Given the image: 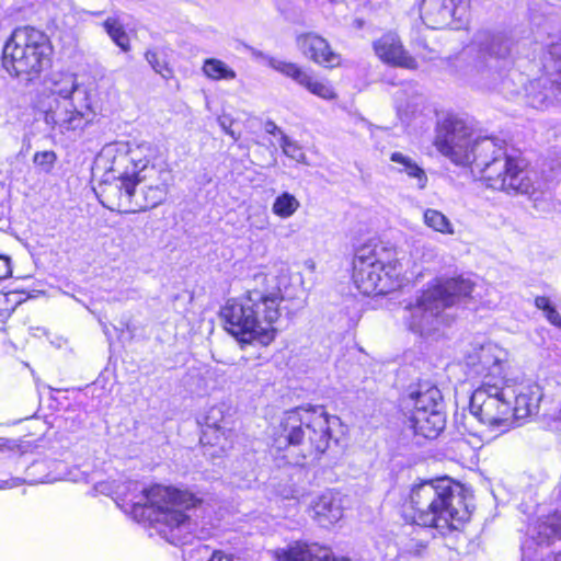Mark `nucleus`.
<instances>
[{
	"instance_id": "f03ea898",
	"label": "nucleus",
	"mask_w": 561,
	"mask_h": 561,
	"mask_svg": "<svg viewBox=\"0 0 561 561\" xmlns=\"http://www.w3.org/2000/svg\"><path fill=\"white\" fill-rule=\"evenodd\" d=\"M472 516L463 485L448 476L414 483L402 504L405 525L442 536L462 531Z\"/></svg>"
},
{
	"instance_id": "f3484780",
	"label": "nucleus",
	"mask_w": 561,
	"mask_h": 561,
	"mask_svg": "<svg viewBox=\"0 0 561 561\" xmlns=\"http://www.w3.org/2000/svg\"><path fill=\"white\" fill-rule=\"evenodd\" d=\"M296 44L309 60L324 69L341 68L345 64L342 55L334 50L330 42L316 32L298 34Z\"/></svg>"
},
{
	"instance_id": "c756f323",
	"label": "nucleus",
	"mask_w": 561,
	"mask_h": 561,
	"mask_svg": "<svg viewBox=\"0 0 561 561\" xmlns=\"http://www.w3.org/2000/svg\"><path fill=\"white\" fill-rule=\"evenodd\" d=\"M299 207V202L294 195L284 192L276 197L273 204V213L280 218L290 217Z\"/></svg>"
},
{
	"instance_id": "473e14b6",
	"label": "nucleus",
	"mask_w": 561,
	"mask_h": 561,
	"mask_svg": "<svg viewBox=\"0 0 561 561\" xmlns=\"http://www.w3.org/2000/svg\"><path fill=\"white\" fill-rule=\"evenodd\" d=\"M33 162L41 171L50 173L57 162V154L54 150L36 151Z\"/></svg>"
},
{
	"instance_id": "b1692460",
	"label": "nucleus",
	"mask_w": 561,
	"mask_h": 561,
	"mask_svg": "<svg viewBox=\"0 0 561 561\" xmlns=\"http://www.w3.org/2000/svg\"><path fill=\"white\" fill-rule=\"evenodd\" d=\"M446 308L447 307L443 306V298L440 297L434 282L422 291L415 304L409 307L413 317H423L427 314L432 318L438 317Z\"/></svg>"
},
{
	"instance_id": "e433bc0d",
	"label": "nucleus",
	"mask_w": 561,
	"mask_h": 561,
	"mask_svg": "<svg viewBox=\"0 0 561 561\" xmlns=\"http://www.w3.org/2000/svg\"><path fill=\"white\" fill-rule=\"evenodd\" d=\"M416 45H417V47H419L422 51H426V53H430V51H431V49H430V47H428V45H427V43H426L425 41H419V42L416 43Z\"/></svg>"
},
{
	"instance_id": "4468645a",
	"label": "nucleus",
	"mask_w": 561,
	"mask_h": 561,
	"mask_svg": "<svg viewBox=\"0 0 561 561\" xmlns=\"http://www.w3.org/2000/svg\"><path fill=\"white\" fill-rule=\"evenodd\" d=\"M371 47L378 60L392 68L415 71L420 61L426 60L423 53H410L396 31L382 33L373 42Z\"/></svg>"
},
{
	"instance_id": "2f4dec72",
	"label": "nucleus",
	"mask_w": 561,
	"mask_h": 561,
	"mask_svg": "<svg viewBox=\"0 0 561 561\" xmlns=\"http://www.w3.org/2000/svg\"><path fill=\"white\" fill-rule=\"evenodd\" d=\"M536 308L542 310L547 320L557 328L561 329V316L551 304L549 297L537 296L534 301Z\"/></svg>"
},
{
	"instance_id": "ea45409f",
	"label": "nucleus",
	"mask_w": 561,
	"mask_h": 561,
	"mask_svg": "<svg viewBox=\"0 0 561 561\" xmlns=\"http://www.w3.org/2000/svg\"><path fill=\"white\" fill-rule=\"evenodd\" d=\"M554 561H561V550L554 554Z\"/></svg>"
},
{
	"instance_id": "412c9836",
	"label": "nucleus",
	"mask_w": 561,
	"mask_h": 561,
	"mask_svg": "<svg viewBox=\"0 0 561 561\" xmlns=\"http://www.w3.org/2000/svg\"><path fill=\"white\" fill-rule=\"evenodd\" d=\"M312 518L321 527H330L343 516L342 497L339 492L327 491L311 504Z\"/></svg>"
},
{
	"instance_id": "cd10ccee",
	"label": "nucleus",
	"mask_w": 561,
	"mask_h": 561,
	"mask_svg": "<svg viewBox=\"0 0 561 561\" xmlns=\"http://www.w3.org/2000/svg\"><path fill=\"white\" fill-rule=\"evenodd\" d=\"M423 220L428 228L442 234H453L455 232L450 220L437 209H426L423 213Z\"/></svg>"
},
{
	"instance_id": "58836bf2",
	"label": "nucleus",
	"mask_w": 561,
	"mask_h": 561,
	"mask_svg": "<svg viewBox=\"0 0 561 561\" xmlns=\"http://www.w3.org/2000/svg\"><path fill=\"white\" fill-rule=\"evenodd\" d=\"M426 546H427V545H426V543H424V542H423V543H419V545H416V549H415V550L419 552L420 550L425 549V548H426Z\"/></svg>"
},
{
	"instance_id": "aec40b11",
	"label": "nucleus",
	"mask_w": 561,
	"mask_h": 561,
	"mask_svg": "<svg viewBox=\"0 0 561 561\" xmlns=\"http://www.w3.org/2000/svg\"><path fill=\"white\" fill-rule=\"evenodd\" d=\"M145 172L138 168L133 167V172H123L117 178V190L118 198L116 203H113L108 207L116 209L121 214H135L136 213V201H133L135 196L136 187L138 184L147 180Z\"/></svg>"
},
{
	"instance_id": "a19ab883",
	"label": "nucleus",
	"mask_w": 561,
	"mask_h": 561,
	"mask_svg": "<svg viewBox=\"0 0 561 561\" xmlns=\"http://www.w3.org/2000/svg\"><path fill=\"white\" fill-rule=\"evenodd\" d=\"M558 72L561 73V58L559 59Z\"/></svg>"
},
{
	"instance_id": "9b49d317",
	"label": "nucleus",
	"mask_w": 561,
	"mask_h": 561,
	"mask_svg": "<svg viewBox=\"0 0 561 561\" xmlns=\"http://www.w3.org/2000/svg\"><path fill=\"white\" fill-rule=\"evenodd\" d=\"M159 150L150 144H139L127 151L128 162L145 172L142 201L136 199V213L146 211L161 205L169 193L170 170L156 163Z\"/></svg>"
},
{
	"instance_id": "4be33fe9",
	"label": "nucleus",
	"mask_w": 561,
	"mask_h": 561,
	"mask_svg": "<svg viewBox=\"0 0 561 561\" xmlns=\"http://www.w3.org/2000/svg\"><path fill=\"white\" fill-rule=\"evenodd\" d=\"M199 444L209 456L219 457L233 447V432L218 424H207L202 430Z\"/></svg>"
},
{
	"instance_id": "c85d7f7f",
	"label": "nucleus",
	"mask_w": 561,
	"mask_h": 561,
	"mask_svg": "<svg viewBox=\"0 0 561 561\" xmlns=\"http://www.w3.org/2000/svg\"><path fill=\"white\" fill-rule=\"evenodd\" d=\"M145 58L151 68L160 75L163 79L169 80L173 78L174 72L169 65L167 58L156 49H149L145 53Z\"/></svg>"
},
{
	"instance_id": "7ed1b4c3",
	"label": "nucleus",
	"mask_w": 561,
	"mask_h": 561,
	"mask_svg": "<svg viewBox=\"0 0 561 561\" xmlns=\"http://www.w3.org/2000/svg\"><path fill=\"white\" fill-rule=\"evenodd\" d=\"M331 417L324 405L304 404L285 411L272 430L266 454L277 466L319 461L332 439Z\"/></svg>"
},
{
	"instance_id": "423d86ee",
	"label": "nucleus",
	"mask_w": 561,
	"mask_h": 561,
	"mask_svg": "<svg viewBox=\"0 0 561 561\" xmlns=\"http://www.w3.org/2000/svg\"><path fill=\"white\" fill-rule=\"evenodd\" d=\"M400 261L397 248L370 239L355 248L351 262V280L363 296H385L399 286Z\"/></svg>"
},
{
	"instance_id": "f8f14e48",
	"label": "nucleus",
	"mask_w": 561,
	"mask_h": 561,
	"mask_svg": "<svg viewBox=\"0 0 561 561\" xmlns=\"http://www.w3.org/2000/svg\"><path fill=\"white\" fill-rule=\"evenodd\" d=\"M468 377L479 382L474 390H484L488 393L511 394L504 364L491 350H480L469 357Z\"/></svg>"
},
{
	"instance_id": "2eb2a0df",
	"label": "nucleus",
	"mask_w": 561,
	"mask_h": 561,
	"mask_svg": "<svg viewBox=\"0 0 561 561\" xmlns=\"http://www.w3.org/2000/svg\"><path fill=\"white\" fill-rule=\"evenodd\" d=\"M271 67L319 99L335 101L339 98L336 89L329 80L317 78L312 70L298 62L272 59Z\"/></svg>"
},
{
	"instance_id": "7c9ffc66",
	"label": "nucleus",
	"mask_w": 561,
	"mask_h": 561,
	"mask_svg": "<svg viewBox=\"0 0 561 561\" xmlns=\"http://www.w3.org/2000/svg\"><path fill=\"white\" fill-rule=\"evenodd\" d=\"M484 56L488 58L504 59L511 55V45L504 37H492L484 47Z\"/></svg>"
},
{
	"instance_id": "393cba45",
	"label": "nucleus",
	"mask_w": 561,
	"mask_h": 561,
	"mask_svg": "<svg viewBox=\"0 0 561 561\" xmlns=\"http://www.w3.org/2000/svg\"><path fill=\"white\" fill-rule=\"evenodd\" d=\"M203 73L210 80H233L237 77L236 71L217 58H207L202 66Z\"/></svg>"
},
{
	"instance_id": "c9c22d12",
	"label": "nucleus",
	"mask_w": 561,
	"mask_h": 561,
	"mask_svg": "<svg viewBox=\"0 0 561 561\" xmlns=\"http://www.w3.org/2000/svg\"><path fill=\"white\" fill-rule=\"evenodd\" d=\"M208 561H241L239 558H236L232 554H227L221 550H215Z\"/></svg>"
},
{
	"instance_id": "ddd939ff",
	"label": "nucleus",
	"mask_w": 561,
	"mask_h": 561,
	"mask_svg": "<svg viewBox=\"0 0 561 561\" xmlns=\"http://www.w3.org/2000/svg\"><path fill=\"white\" fill-rule=\"evenodd\" d=\"M470 410L481 423L491 428H508L512 426L510 394L473 390L470 398Z\"/></svg>"
},
{
	"instance_id": "f257e3e1",
	"label": "nucleus",
	"mask_w": 561,
	"mask_h": 561,
	"mask_svg": "<svg viewBox=\"0 0 561 561\" xmlns=\"http://www.w3.org/2000/svg\"><path fill=\"white\" fill-rule=\"evenodd\" d=\"M255 285L240 296L226 299L219 308L221 327L239 344L270 346L278 330L275 323L282 317V304L286 300L287 277L282 274L259 273Z\"/></svg>"
},
{
	"instance_id": "bb28decb",
	"label": "nucleus",
	"mask_w": 561,
	"mask_h": 561,
	"mask_svg": "<svg viewBox=\"0 0 561 561\" xmlns=\"http://www.w3.org/2000/svg\"><path fill=\"white\" fill-rule=\"evenodd\" d=\"M390 161L401 164L403 167L401 171H404L409 178L416 179L421 188L426 186L427 176L425 171L410 157L396 151L390 154Z\"/></svg>"
},
{
	"instance_id": "4c0bfd02",
	"label": "nucleus",
	"mask_w": 561,
	"mask_h": 561,
	"mask_svg": "<svg viewBox=\"0 0 561 561\" xmlns=\"http://www.w3.org/2000/svg\"><path fill=\"white\" fill-rule=\"evenodd\" d=\"M277 129H278V128H277V126L275 125V123H273V122H268V123H267V129H266V130H267L270 134H275V131H276Z\"/></svg>"
},
{
	"instance_id": "72a5a7b5",
	"label": "nucleus",
	"mask_w": 561,
	"mask_h": 561,
	"mask_svg": "<svg viewBox=\"0 0 561 561\" xmlns=\"http://www.w3.org/2000/svg\"><path fill=\"white\" fill-rule=\"evenodd\" d=\"M12 274L10 257L0 254V280L10 277Z\"/></svg>"
},
{
	"instance_id": "0eeeda50",
	"label": "nucleus",
	"mask_w": 561,
	"mask_h": 561,
	"mask_svg": "<svg viewBox=\"0 0 561 561\" xmlns=\"http://www.w3.org/2000/svg\"><path fill=\"white\" fill-rule=\"evenodd\" d=\"M482 152L485 158L490 154L479 175L486 188L507 195H529L534 192L533 171L522 154L510 152L506 147L493 140L482 146Z\"/></svg>"
},
{
	"instance_id": "dca6fc26",
	"label": "nucleus",
	"mask_w": 561,
	"mask_h": 561,
	"mask_svg": "<svg viewBox=\"0 0 561 561\" xmlns=\"http://www.w3.org/2000/svg\"><path fill=\"white\" fill-rule=\"evenodd\" d=\"M421 15L431 28H444L451 21L463 22L470 15V0H423Z\"/></svg>"
},
{
	"instance_id": "a211bd4d",
	"label": "nucleus",
	"mask_w": 561,
	"mask_h": 561,
	"mask_svg": "<svg viewBox=\"0 0 561 561\" xmlns=\"http://www.w3.org/2000/svg\"><path fill=\"white\" fill-rule=\"evenodd\" d=\"M274 561H352L336 557L332 549L318 542L296 540L272 551Z\"/></svg>"
},
{
	"instance_id": "5701e85b",
	"label": "nucleus",
	"mask_w": 561,
	"mask_h": 561,
	"mask_svg": "<svg viewBox=\"0 0 561 561\" xmlns=\"http://www.w3.org/2000/svg\"><path fill=\"white\" fill-rule=\"evenodd\" d=\"M511 410L512 424L515 421L529 417L538 409V398L534 394L529 387L517 385L511 386Z\"/></svg>"
},
{
	"instance_id": "f704fd0d",
	"label": "nucleus",
	"mask_w": 561,
	"mask_h": 561,
	"mask_svg": "<svg viewBox=\"0 0 561 561\" xmlns=\"http://www.w3.org/2000/svg\"><path fill=\"white\" fill-rule=\"evenodd\" d=\"M546 524L553 530V533H558V528H561V513L558 511L549 513L546 516Z\"/></svg>"
},
{
	"instance_id": "20e7f679",
	"label": "nucleus",
	"mask_w": 561,
	"mask_h": 561,
	"mask_svg": "<svg viewBox=\"0 0 561 561\" xmlns=\"http://www.w3.org/2000/svg\"><path fill=\"white\" fill-rule=\"evenodd\" d=\"M205 503L204 494L188 488H178L162 483L146 485L131 500L129 515L136 522L157 530L171 542L178 538V531L190 528V511L201 508Z\"/></svg>"
},
{
	"instance_id": "39448f33",
	"label": "nucleus",
	"mask_w": 561,
	"mask_h": 561,
	"mask_svg": "<svg viewBox=\"0 0 561 561\" xmlns=\"http://www.w3.org/2000/svg\"><path fill=\"white\" fill-rule=\"evenodd\" d=\"M55 46L42 28L15 26L3 43L1 67L9 77L33 83L54 66Z\"/></svg>"
},
{
	"instance_id": "1a4fd4ad",
	"label": "nucleus",
	"mask_w": 561,
	"mask_h": 561,
	"mask_svg": "<svg viewBox=\"0 0 561 561\" xmlns=\"http://www.w3.org/2000/svg\"><path fill=\"white\" fill-rule=\"evenodd\" d=\"M440 400L439 389L430 382H419L400 400V411L415 436L434 439L442 433L445 416L437 410Z\"/></svg>"
},
{
	"instance_id": "6e6552de",
	"label": "nucleus",
	"mask_w": 561,
	"mask_h": 561,
	"mask_svg": "<svg viewBox=\"0 0 561 561\" xmlns=\"http://www.w3.org/2000/svg\"><path fill=\"white\" fill-rule=\"evenodd\" d=\"M78 89L73 80L66 94H58L43 112V121L54 134L67 137H82L99 122V111L89 92L75 98Z\"/></svg>"
},
{
	"instance_id": "a878e982",
	"label": "nucleus",
	"mask_w": 561,
	"mask_h": 561,
	"mask_svg": "<svg viewBox=\"0 0 561 561\" xmlns=\"http://www.w3.org/2000/svg\"><path fill=\"white\" fill-rule=\"evenodd\" d=\"M102 26L110 38L122 51L128 53L131 49L130 38L124 26L115 18H107L103 21Z\"/></svg>"
},
{
	"instance_id": "6ab92c4d",
	"label": "nucleus",
	"mask_w": 561,
	"mask_h": 561,
	"mask_svg": "<svg viewBox=\"0 0 561 561\" xmlns=\"http://www.w3.org/2000/svg\"><path fill=\"white\" fill-rule=\"evenodd\" d=\"M434 284L443 298V306L449 308L462 300L472 298L476 288L474 280L463 274L435 278Z\"/></svg>"
},
{
	"instance_id": "79ce46f5",
	"label": "nucleus",
	"mask_w": 561,
	"mask_h": 561,
	"mask_svg": "<svg viewBox=\"0 0 561 561\" xmlns=\"http://www.w3.org/2000/svg\"><path fill=\"white\" fill-rule=\"evenodd\" d=\"M559 89H561V79L559 81H556Z\"/></svg>"
},
{
	"instance_id": "9d476101",
	"label": "nucleus",
	"mask_w": 561,
	"mask_h": 561,
	"mask_svg": "<svg viewBox=\"0 0 561 561\" xmlns=\"http://www.w3.org/2000/svg\"><path fill=\"white\" fill-rule=\"evenodd\" d=\"M486 141L473 136V128L466 119L448 114L435 126L433 147L444 158L458 167H469L477 161V151H482Z\"/></svg>"
}]
</instances>
